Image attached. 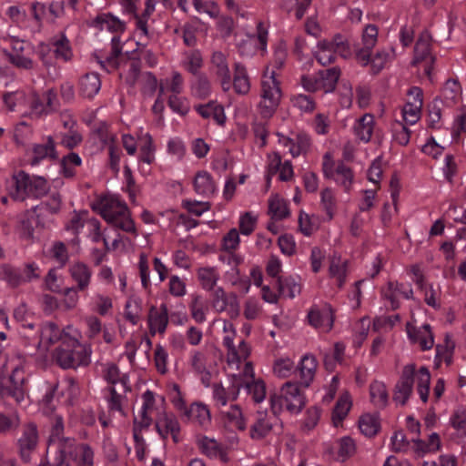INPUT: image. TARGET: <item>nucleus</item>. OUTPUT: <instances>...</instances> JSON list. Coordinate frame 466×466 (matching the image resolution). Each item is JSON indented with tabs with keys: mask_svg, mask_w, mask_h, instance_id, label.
I'll use <instances>...</instances> for the list:
<instances>
[{
	"mask_svg": "<svg viewBox=\"0 0 466 466\" xmlns=\"http://www.w3.org/2000/svg\"><path fill=\"white\" fill-rule=\"evenodd\" d=\"M370 395L372 403L380 409H384L388 405L389 394L383 382L378 380L371 382Z\"/></svg>",
	"mask_w": 466,
	"mask_h": 466,
	"instance_id": "2f4dec72",
	"label": "nucleus"
},
{
	"mask_svg": "<svg viewBox=\"0 0 466 466\" xmlns=\"http://www.w3.org/2000/svg\"><path fill=\"white\" fill-rule=\"evenodd\" d=\"M211 63L215 67V75L220 83L221 88L228 92L231 88V74L226 56L220 51H216L211 56Z\"/></svg>",
	"mask_w": 466,
	"mask_h": 466,
	"instance_id": "6ab92c4d",
	"label": "nucleus"
},
{
	"mask_svg": "<svg viewBox=\"0 0 466 466\" xmlns=\"http://www.w3.org/2000/svg\"><path fill=\"white\" fill-rule=\"evenodd\" d=\"M294 370V362L289 358L279 359L274 362L273 370L280 378H288Z\"/></svg>",
	"mask_w": 466,
	"mask_h": 466,
	"instance_id": "0e129e2a",
	"label": "nucleus"
},
{
	"mask_svg": "<svg viewBox=\"0 0 466 466\" xmlns=\"http://www.w3.org/2000/svg\"><path fill=\"white\" fill-rule=\"evenodd\" d=\"M221 413L225 415L228 422L239 431L246 429V422L242 416V411L238 405H232L228 410H221Z\"/></svg>",
	"mask_w": 466,
	"mask_h": 466,
	"instance_id": "4d7b16f0",
	"label": "nucleus"
},
{
	"mask_svg": "<svg viewBox=\"0 0 466 466\" xmlns=\"http://www.w3.org/2000/svg\"><path fill=\"white\" fill-rule=\"evenodd\" d=\"M25 377L24 369L15 367L10 376L0 383L1 398H11L16 402H20L25 397Z\"/></svg>",
	"mask_w": 466,
	"mask_h": 466,
	"instance_id": "0eeeda50",
	"label": "nucleus"
},
{
	"mask_svg": "<svg viewBox=\"0 0 466 466\" xmlns=\"http://www.w3.org/2000/svg\"><path fill=\"white\" fill-rule=\"evenodd\" d=\"M15 189L11 197L16 201H25L28 198H41L47 195L50 187L47 180L40 176H30L24 170L13 175Z\"/></svg>",
	"mask_w": 466,
	"mask_h": 466,
	"instance_id": "7ed1b4c3",
	"label": "nucleus"
},
{
	"mask_svg": "<svg viewBox=\"0 0 466 466\" xmlns=\"http://www.w3.org/2000/svg\"><path fill=\"white\" fill-rule=\"evenodd\" d=\"M415 364H408L403 367L400 378L396 383L393 391V400L400 406L407 404L413 391Z\"/></svg>",
	"mask_w": 466,
	"mask_h": 466,
	"instance_id": "6e6552de",
	"label": "nucleus"
},
{
	"mask_svg": "<svg viewBox=\"0 0 466 466\" xmlns=\"http://www.w3.org/2000/svg\"><path fill=\"white\" fill-rule=\"evenodd\" d=\"M212 307L218 312L228 311L231 318L239 313L238 297L235 293L227 294L222 288H218L213 292Z\"/></svg>",
	"mask_w": 466,
	"mask_h": 466,
	"instance_id": "4468645a",
	"label": "nucleus"
},
{
	"mask_svg": "<svg viewBox=\"0 0 466 466\" xmlns=\"http://www.w3.org/2000/svg\"><path fill=\"white\" fill-rule=\"evenodd\" d=\"M397 294L403 296L406 299H413V290L410 285L406 287L403 283L398 281H389L387 283V289L382 290V297L390 300L392 310H396L400 308Z\"/></svg>",
	"mask_w": 466,
	"mask_h": 466,
	"instance_id": "aec40b11",
	"label": "nucleus"
},
{
	"mask_svg": "<svg viewBox=\"0 0 466 466\" xmlns=\"http://www.w3.org/2000/svg\"><path fill=\"white\" fill-rule=\"evenodd\" d=\"M168 324V309L166 304H161L157 309L156 306H151L148 313V325L149 330L152 335H155L157 330L163 334Z\"/></svg>",
	"mask_w": 466,
	"mask_h": 466,
	"instance_id": "4be33fe9",
	"label": "nucleus"
},
{
	"mask_svg": "<svg viewBox=\"0 0 466 466\" xmlns=\"http://www.w3.org/2000/svg\"><path fill=\"white\" fill-rule=\"evenodd\" d=\"M198 446L209 458H218L224 463L229 461L227 449L214 439L202 437L198 441Z\"/></svg>",
	"mask_w": 466,
	"mask_h": 466,
	"instance_id": "5701e85b",
	"label": "nucleus"
},
{
	"mask_svg": "<svg viewBox=\"0 0 466 466\" xmlns=\"http://www.w3.org/2000/svg\"><path fill=\"white\" fill-rule=\"evenodd\" d=\"M28 99L31 113L35 115L53 114L57 106L56 94L53 89L42 94L32 92Z\"/></svg>",
	"mask_w": 466,
	"mask_h": 466,
	"instance_id": "9b49d317",
	"label": "nucleus"
},
{
	"mask_svg": "<svg viewBox=\"0 0 466 466\" xmlns=\"http://www.w3.org/2000/svg\"><path fill=\"white\" fill-rule=\"evenodd\" d=\"M281 392L286 409L290 413L297 414L305 407L306 397L300 391L298 382H286L281 388Z\"/></svg>",
	"mask_w": 466,
	"mask_h": 466,
	"instance_id": "ddd939ff",
	"label": "nucleus"
},
{
	"mask_svg": "<svg viewBox=\"0 0 466 466\" xmlns=\"http://www.w3.org/2000/svg\"><path fill=\"white\" fill-rule=\"evenodd\" d=\"M359 428L361 433L367 437H374L380 429L378 414H363L359 420Z\"/></svg>",
	"mask_w": 466,
	"mask_h": 466,
	"instance_id": "473e14b6",
	"label": "nucleus"
},
{
	"mask_svg": "<svg viewBox=\"0 0 466 466\" xmlns=\"http://www.w3.org/2000/svg\"><path fill=\"white\" fill-rule=\"evenodd\" d=\"M373 118H358L354 125L355 135L362 141L369 142L373 132Z\"/></svg>",
	"mask_w": 466,
	"mask_h": 466,
	"instance_id": "8fccbe9b",
	"label": "nucleus"
},
{
	"mask_svg": "<svg viewBox=\"0 0 466 466\" xmlns=\"http://www.w3.org/2000/svg\"><path fill=\"white\" fill-rule=\"evenodd\" d=\"M268 213L276 220H281L289 216L286 201L278 195L272 196L268 200Z\"/></svg>",
	"mask_w": 466,
	"mask_h": 466,
	"instance_id": "c03bdc74",
	"label": "nucleus"
},
{
	"mask_svg": "<svg viewBox=\"0 0 466 466\" xmlns=\"http://www.w3.org/2000/svg\"><path fill=\"white\" fill-rule=\"evenodd\" d=\"M168 106L174 114L186 116L189 112V103L187 98L180 97L177 95L170 96Z\"/></svg>",
	"mask_w": 466,
	"mask_h": 466,
	"instance_id": "680f3d73",
	"label": "nucleus"
},
{
	"mask_svg": "<svg viewBox=\"0 0 466 466\" xmlns=\"http://www.w3.org/2000/svg\"><path fill=\"white\" fill-rule=\"evenodd\" d=\"M181 66L187 72L198 75L199 69L203 66L202 55L198 50H190L183 54Z\"/></svg>",
	"mask_w": 466,
	"mask_h": 466,
	"instance_id": "a19ab883",
	"label": "nucleus"
},
{
	"mask_svg": "<svg viewBox=\"0 0 466 466\" xmlns=\"http://www.w3.org/2000/svg\"><path fill=\"white\" fill-rule=\"evenodd\" d=\"M320 90L325 93L333 92L340 76V69L337 66L320 70L318 73Z\"/></svg>",
	"mask_w": 466,
	"mask_h": 466,
	"instance_id": "cd10ccee",
	"label": "nucleus"
},
{
	"mask_svg": "<svg viewBox=\"0 0 466 466\" xmlns=\"http://www.w3.org/2000/svg\"><path fill=\"white\" fill-rule=\"evenodd\" d=\"M90 355V346L82 345L74 337L64 336L63 341L55 350L53 357L59 367L66 370L88 366L91 362Z\"/></svg>",
	"mask_w": 466,
	"mask_h": 466,
	"instance_id": "f03ea898",
	"label": "nucleus"
},
{
	"mask_svg": "<svg viewBox=\"0 0 466 466\" xmlns=\"http://www.w3.org/2000/svg\"><path fill=\"white\" fill-rule=\"evenodd\" d=\"M431 36L429 32H422L414 47V56L411 61L413 66H417L420 63H424V71L427 75L431 72L432 65L435 61V57L432 56L431 51Z\"/></svg>",
	"mask_w": 466,
	"mask_h": 466,
	"instance_id": "1a4fd4ad",
	"label": "nucleus"
},
{
	"mask_svg": "<svg viewBox=\"0 0 466 466\" xmlns=\"http://www.w3.org/2000/svg\"><path fill=\"white\" fill-rule=\"evenodd\" d=\"M267 415L258 412L256 422L251 426L250 433L253 439H262L272 430V424L266 419Z\"/></svg>",
	"mask_w": 466,
	"mask_h": 466,
	"instance_id": "3c124183",
	"label": "nucleus"
},
{
	"mask_svg": "<svg viewBox=\"0 0 466 466\" xmlns=\"http://www.w3.org/2000/svg\"><path fill=\"white\" fill-rule=\"evenodd\" d=\"M451 425L461 435L466 437V410H457L451 417Z\"/></svg>",
	"mask_w": 466,
	"mask_h": 466,
	"instance_id": "774afa93",
	"label": "nucleus"
},
{
	"mask_svg": "<svg viewBox=\"0 0 466 466\" xmlns=\"http://www.w3.org/2000/svg\"><path fill=\"white\" fill-rule=\"evenodd\" d=\"M93 25L103 31L121 34L126 30V23L110 13H103L96 16Z\"/></svg>",
	"mask_w": 466,
	"mask_h": 466,
	"instance_id": "b1692460",
	"label": "nucleus"
},
{
	"mask_svg": "<svg viewBox=\"0 0 466 466\" xmlns=\"http://www.w3.org/2000/svg\"><path fill=\"white\" fill-rule=\"evenodd\" d=\"M309 322L317 329L329 331L334 323V312L330 304H325L322 309L312 308L308 314Z\"/></svg>",
	"mask_w": 466,
	"mask_h": 466,
	"instance_id": "dca6fc26",
	"label": "nucleus"
},
{
	"mask_svg": "<svg viewBox=\"0 0 466 466\" xmlns=\"http://www.w3.org/2000/svg\"><path fill=\"white\" fill-rule=\"evenodd\" d=\"M38 443V431L35 423L29 422L24 427L22 436L17 440L18 454L24 463L31 461V455Z\"/></svg>",
	"mask_w": 466,
	"mask_h": 466,
	"instance_id": "9d476101",
	"label": "nucleus"
},
{
	"mask_svg": "<svg viewBox=\"0 0 466 466\" xmlns=\"http://www.w3.org/2000/svg\"><path fill=\"white\" fill-rule=\"evenodd\" d=\"M0 278L6 281L11 288H17L25 283L21 270L10 264H3L0 266Z\"/></svg>",
	"mask_w": 466,
	"mask_h": 466,
	"instance_id": "4c0bfd02",
	"label": "nucleus"
},
{
	"mask_svg": "<svg viewBox=\"0 0 466 466\" xmlns=\"http://www.w3.org/2000/svg\"><path fill=\"white\" fill-rule=\"evenodd\" d=\"M53 55L58 61L70 63L74 58V51L70 40L65 32H59L49 39Z\"/></svg>",
	"mask_w": 466,
	"mask_h": 466,
	"instance_id": "2eb2a0df",
	"label": "nucleus"
},
{
	"mask_svg": "<svg viewBox=\"0 0 466 466\" xmlns=\"http://www.w3.org/2000/svg\"><path fill=\"white\" fill-rule=\"evenodd\" d=\"M194 189L198 195H213L216 187L212 177L207 171H198L194 179Z\"/></svg>",
	"mask_w": 466,
	"mask_h": 466,
	"instance_id": "7c9ffc66",
	"label": "nucleus"
},
{
	"mask_svg": "<svg viewBox=\"0 0 466 466\" xmlns=\"http://www.w3.org/2000/svg\"><path fill=\"white\" fill-rule=\"evenodd\" d=\"M290 102L292 107L297 108L300 114H311L316 106L315 101L309 96L302 94L292 96Z\"/></svg>",
	"mask_w": 466,
	"mask_h": 466,
	"instance_id": "6e6d98bb",
	"label": "nucleus"
},
{
	"mask_svg": "<svg viewBox=\"0 0 466 466\" xmlns=\"http://www.w3.org/2000/svg\"><path fill=\"white\" fill-rule=\"evenodd\" d=\"M410 94L415 96L414 102L407 100L402 108V116H416L421 112L423 100L422 90L418 86L410 87Z\"/></svg>",
	"mask_w": 466,
	"mask_h": 466,
	"instance_id": "e433bc0d",
	"label": "nucleus"
},
{
	"mask_svg": "<svg viewBox=\"0 0 466 466\" xmlns=\"http://www.w3.org/2000/svg\"><path fill=\"white\" fill-rule=\"evenodd\" d=\"M69 274L72 279L76 283L79 291L86 290L91 281L92 270L84 262H75L69 268Z\"/></svg>",
	"mask_w": 466,
	"mask_h": 466,
	"instance_id": "393cba45",
	"label": "nucleus"
},
{
	"mask_svg": "<svg viewBox=\"0 0 466 466\" xmlns=\"http://www.w3.org/2000/svg\"><path fill=\"white\" fill-rule=\"evenodd\" d=\"M64 336H69L66 332H61L59 328L53 322L46 324L40 330L39 344L46 341L48 344L62 342Z\"/></svg>",
	"mask_w": 466,
	"mask_h": 466,
	"instance_id": "37998d69",
	"label": "nucleus"
},
{
	"mask_svg": "<svg viewBox=\"0 0 466 466\" xmlns=\"http://www.w3.org/2000/svg\"><path fill=\"white\" fill-rule=\"evenodd\" d=\"M431 373L426 367H420L417 373V391L423 402H427L430 393Z\"/></svg>",
	"mask_w": 466,
	"mask_h": 466,
	"instance_id": "49530a36",
	"label": "nucleus"
},
{
	"mask_svg": "<svg viewBox=\"0 0 466 466\" xmlns=\"http://www.w3.org/2000/svg\"><path fill=\"white\" fill-rule=\"evenodd\" d=\"M51 53H53V51L49 42H41L37 45V56L42 62L43 66L47 70L55 66V56L54 55L52 56Z\"/></svg>",
	"mask_w": 466,
	"mask_h": 466,
	"instance_id": "13d9d810",
	"label": "nucleus"
},
{
	"mask_svg": "<svg viewBox=\"0 0 466 466\" xmlns=\"http://www.w3.org/2000/svg\"><path fill=\"white\" fill-rule=\"evenodd\" d=\"M156 430L163 440H166L168 434H171L175 443L180 441V426L173 414L163 413L160 415L156 420Z\"/></svg>",
	"mask_w": 466,
	"mask_h": 466,
	"instance_id": "f3484780",
	"label": "nucleus"
},
{
	"mask_svg": "<svg viewBox=\"0 0 466 466\" xmlns=\"http://www.w3.org/2000/svg\"><path fill=\"white\" fill-rule=\"evenodd\" d=\"M252 380L245 383V388L248 394L252 396L255 402H261L266 397V384L261 379L255 380L251 375Z\"/></svg>",
	"mask_w": 466,
	"mask_h": 466,
	"instance_id": "603ef678",
	"label": "nucleus"
},
{
	"mask_svg": "<svg viewBox=\"0 0 466 466\" xmlns=\"http://www.w3.org/2000/svg\"><path fill=\"white\" fill-rule=\"evenodd\" d=\"M396 50L393 46L382 47L375 54L369 53V62L372 74L377 75L396 58Z\"/></svg>",
	"mask_w": 466,
	"mask_h": 466,
	"instance_id": "a211bd4d",
	"label": "nucleus"
},
{
	"mask_svg": "<svg viewBox=\"0 0 466 466\" xmlns=\"http://www.w3.org/2000/svg\"><path fill=\"white\" fill-rule=\"evenodd\" d=\"M190 91L194 97L207 98L212 92L211 82L206 75L198 74L191 81Z\"/></svg>",
	"mask_w": 466,
	"mask_h": 466,
	"instance_id": "c85d7f7f",
	"label": "nucleus"
},
{
	"mask_svg": "<svg viewBox=\"0 0 466 466\" xmlns=\"http://www.w3.org/2000/svg\"><path fill=\"white\" fill-rule=\"evenodd\" d=\"M350 407V396L346 392L339 398L332 411V420L336 427L346 418Z\"/></svg>",
	"mask_w": 466,
	"mask_h": 466,
	"instance_id": "58836bf2",
	"label": "nucleus"
},
{
	"mask_svg": "<svg viewBox=\"0 0 466 466\" xmlns=\"http://www.w3.org/2000/svg\"><path fill=\"white\" fill-rule=\"evenodd\" d=\"M461 88L460 83L454 79H449L442 89V96L448 101H455L461 97Z\"/></svg>",
	"mask_w": 466,
	"mask_h": 466,
	"instance_id": "e2e57ef3",
	"label": "nucleus"
},
{
	"mask_svg": "<svg viewBox=\"0 0 466 466\" xmlns=\"http://www.w3.org/2000/svg\"><path fill=\"white\" fill-rule=\"evenodd\" d=\"M198 277L202 288L207 290H212L219 279L217 269L210 267L200 268Z\"/></svg>",
	"mask_w": 466,
	"mask_h": 466,
	"instance_id": "09e8293b",
	"label": "nucleus"
},
{
	"mask_svg": "<svg viewBox=\"0 0 466 466\" xmlns=\"http://www.w3.org/2000/svg\"><path fill=\"white\" fill-rule=\"evenodd\" d=\"M336 174L339 176L335 180L339 183L346 191H350L353 182V171L350 167H346L343 163H339L336 169Z\"/></svg>",
	"mask_w": 466,
	"mask_h": 466,
	"instance_id": "052dcab7",
	"label": "nucleus"
},
{
	"mask_svg": "<svg viewBox=\"0 0 466 466\" xmlns=\"http://www.w3.org/2000/svg\"><path fill=\"white\" fill-rule=\"evenodd\" d=\"M34 157L32 158V165L38 164L40 160L44 159L46 157L50 158H56L57 155L55 148V142L52 137H47V141L46 144H37L33 147Z\"/></svg>",
	"mask_w": 466,
	"mask_h": 466,
	"instance_id": "c9c22d12",
	"label": "nucleus"
},
{
	"mask_svg": "<svg viewBox=\"0 0 466 466\" xmlns=\"http://www.w3.org/2000/svg\"><path fill=\"white\" fill-rule=\"evenodd\" d=\"M419 119L420 118H415L409 122H406L407 118H402L401 121L397 119L394 120L391 124L393 139L400 146L408 145L410 138V131L409 130L407 125H414Z\"/></svg>",
	"mask_w": 466,
	"mask_h": 466,
	"instance_id": "bb28decb",
	"label": "nucleus"
},
{
	"mask_svg": "<svg viewBox=\"0 0 466 466\" xmlns=\"http://www.w3.org/2000/svg\"><path fill=\"white\" fill-rule=\"evenodd\" d=\"M160 93L168 91L173 95L181 94L184 90V78L178 71H173L170 77H167L159 85Z\"/></svg>",
	"mask_w": 466,
	"mask_h": 466,
	"instance_id": "ea45409f",
	"label": "nucleus"
},
{
	"mask_svg": "<svg viewBox=\"0 0 466 466\" xmlns=\"http://www.w3.org/2000/svg\"><path fill=\"white\" fill-rule=\"evenodd\" d=\"M335 48L336 46L331 43V41H319L318 44V49L315 52V58L321 66L329 65L335 61Z\"/></svg>",
	"mask_w": 466,
	"mask_h": 466,
	"instance_id": "f704fd0d",
	"label": "nucleus"
},
{
	"mask_svg": "<svg viewBox=\"0 0 466 466\" xmlns=\"http://www.w3.org/2000/svg\"><path fill=\"white\" fill-rule=\"evenodd\" d=\"M406 329L410 339L413 343H419L422 350H428L432 348L434 340L429 324H424L421 329H417L410 323H407Z\"/></svg>",
	"mask_w": 466,
	"mask_h": 466,
	"instance_id": "412c9836",
	"label": "nucleus"
},
{
	"mask_svg": "<svg viewBox=\"0 0 466 466\" xmlns=\"http://www.w3.org/2000/svg\"><path fill=\"white\" fill-rule=\"evenodd\" d=\"M379 35V29L375 25H367L361 35V47L356 49L355 58L359 65L361 66H367V63L370 61L369 53L372 52V49L377 45Z\"/></svg>",
	"mask_w": 466,
	"mask_h": 466,
	"instance_id": "f8f14e48",
	"label": "nucleus"
},
{
	"mask_svg": "<svg viewBox=\"0 0 466 466\" xmlns=\"http://www.w3.org/2000/svg\"><path fill=\"white\" fill-rule=\"evenodd\" d=\"M63 206L62 195L58 191L52 192L48 198L42 201L40 205L33 208L35 213L36 209H44L51 215L58 214Z\"/></svg>",
	"mask_w": 466,
	"mask_h": 466,
	"instance_id": "a18cd8bd",
	"label": "nucleus"
},
{
	"mask_svg": "<svg viewBox=\"0 0 466 466\" xmlns=\"http://www.w3.org/2000/svg\"><path fill=\"white\" fill-rule=\"evenodd\" d=\"M310 147L309 137L305 133H299L297 135V143L292 145L289 152L292 157H298L302 153H306Z\"/></svg>",
	"mask_w": 466,
	"mask_h": 466,
	"instance_id": "69168bd1",
	"label": "nucleus"
},
{
	"mask_svg": "<svg viewBox=\"0 0 466 466\" xmlns=\"http://www.w3.org/2000/svg\"><path fill=\"white\" fill-rule=\"evenodd\" d=\"M278 292L279 295H284L285 290H288V297L290 299L295 298L301 292V284L294 277H286L282 279L279 277L276 281Z\"/></svg>",
	"mask_w": 466,
	"mask_h": 466,
	"instance_id": "79ce46f5",
	"label": "nucleus"
},
{
	"mask_svg": "<svg viewBox=\"0 0 466 466\" xmlns=\"http://www.w3.org/2000/svg\"><path fill=\"white\" fill-rule=\"evenodd\" d=\"M101 206V215L108 223L126 232L136 234L135 223L129 216V210L126 203L115 198H103Z\"/></svg>",
	"mask_w": 466,
	"mask_h": 466,
	"instance_id": "20e7f679",
	"label": "nucleus"
},
{
	"mask_svg": "<svg viewBox=\"0 0 466 466\" xmlns=\"http://www.w3.org/2000/svg\"><path fill=\"white\" fill-rule=\"evenodd\" d=\"M321 205L323 206L329 219H332L334 209L336 208V201L333 192L329 187H326L321 191Z\"/></svg>",
	"mask_w": 466,
	"mask_h": 466,
	"instance_id": "338daca9",
	"label": "nucleus"
},
{
	"mask_svg": "<svg viewBox=\"0 0 466 466\" xmlns=\"http://www.w3.org/2000/svg\"><path fill=\"white\" fill-rule=\"evenodd\" d=\"M122 46L119 36L115 35L111 40V53L105 60H97L100 66L107 72H111L119 66L118 56L121 54Z\"/></svg>",
	"mask_w": 466,
	"mask_h": 466,
	"instance_id": "c756f323",
	"label": "nucleus"
},
{
	"mask_svg": "<svg viewBox=\"0 0 466 466\" xmlns=\"http://www.w3.org/2000/svg\"><path fill=\"white\" fill-rule=\"evenodd\" d=\"M195 110L200 116H224V107L217 100L196 105Z\"/></svg>",
	"mask_w": 466,
	"mask_h": 466,
	"instance_id": "5fc2aeb1",
	"label": "nucleus"
},
{
	"mask_svg": "<svg viewBox=\"0 0 466 466\" xmlns=\"http://www.w3.org/2000/svg\"><path fill=\"white\" fill-rule=\"evenodd\" d=\"M185 415L199 425H205L210 421L209 410L203 404H192L190 408L186 410Z\"/></svg>",
	"mask_w": 466,
	"mask_h": 466,
	"instance_id": "de8ad7c7",
	"label": "nucleus"
},
{
	"mask_svg": "<svg viewBox=\"0 0 466 466\" xmlns=\"http://www.w3.org/2000/svg\"><path fill=\"white\" fill-rule=\"evenodd\" d=\"M257 33L247 35V38L238 44V50L241 56H251L257 50L262 54L267 52L268 46V26L259 21L257 23Z\"/></svg>",
	"mask_w": 466,
	"mask_h": 466,
	"instance_id": "423d86ee",
	"label": "nucleus"
},
{
	"mask_svg": "<svg viewBox=\"0 0 466 466\" xmlns=\"http://www.w3.org/2000/svg\"><path fill=\"white\" fill-rule=\"evenodd\" d=\"M49 452H55V466H73L78 456H81V461L77 466H93L94 453L91 448L87 444L77 445L74 438L65 437L48 441Z\"/></svg>",
	"mask_w": 466,
	"mask_h": 466,
	"instance_id": "f257e3e1",
	"label": "nucleus"
},
{
	"mask_svg": "<svg viewBox=\"0 0 466 466\" xmlns=\"http://www.w3.org/2000/svg\"><path fill=\"white\" fill-rule=\"evenodd\" d=\"M238 94L245 95L250 89L249 79L247 75L246 67L240 63L235 64V74L233 82L231 81V86Z\"/></svg>",
	"mask_w": 466,
	"mask_h": 466,
	"instance_id": "72a5a7b5",
	"label": "nucleus"
},
{
	"mask_svg": "<svg viewBox=\"0 0 466 466\" xmlns=\"http://www.w3.org/2000/svg\"><path fill=\"white\" fill-rule=\"evenodd\" d=\"M281 97L279 81L275 71L266 69L261 81V100L258 104L261 115L271 116L275 113Z\"/></svg>",
	"mask_w": 466,
	"mask_h": 466,
	"instance_id": "39448f33",
	"label": "nucleus"
},
{
	"mask_svg": "<svg viewBox=\"0 0 466 466\" xmlns=\"http://www.w3.org/2000/svg\"><path fill=\"white\" fill-rule=\"evenodd\" d=\"M100 88L101 80L97 73H86L79 80V92L86 97H93Z\"/></svg>",
	"mask_w": 466,
	"mask_h": 466,
	"instance_id": "a878e982",
	"label": "nucleus"
},
{
	"mask_svg": "<svg viewBox=\"0 0 466 466\" xmlns=\"http://www.w3.org/2000/svg\"><path fill=\"white\" fill-rule=\"evenodd\" d=\"M8 61L19 69L26 71L34 70L36 66L35 62L23 54L7 53Z\"/></svg>",
	"mask_w": 466,
	"mask_h": 466,
	"instance_id": "bf43d9fd",
	"label": "nucleus"
},
{
	"mask_svg": "<svg viewBox=\"0 0 466 466\" xmlns=\"http://www.w3.org/2000/svg\"><path fill=\"white\" fill-rule=\"evenodd\" d=\"M192 4L199 14H207L210 18H218L219 16V5L214 0H192Z\"/></svg>",
	"mask_w": 466,
	"mask_h": 466,
	"instance_id": "864d4df0",
	"label": "nucleus"
}]
</instances>
